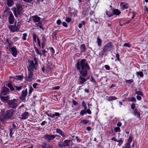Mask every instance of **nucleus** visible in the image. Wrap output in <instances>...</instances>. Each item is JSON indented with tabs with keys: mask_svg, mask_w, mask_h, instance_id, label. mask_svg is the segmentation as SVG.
<instances>
[{
	"mask_svg": "<svg viewBox=\"0 0 148 148\" xmlns=\"http://www.w3.org/2000/svg\"><path fill=\"white\" fill-rule=\"evenodd\" d=\"M77 68L80 71V74L83 77H85L87 75V69H89L90 67L87 63L86 62V60L83 59L77 62Z\"/></svg>",
	"mask_w": 148,
	"mask_h": 148,
	"instance_id": "1",
	"label": "nucleus"
},
{
	"mask_svg": "<svg viewBox=\"0 0 148 148\" xmlns=\"http://www.w3.org/2000/svg\"><path fill=\"white\" fill-rule=\"evenodd\" d=\"M23 8L21 5L18 4L16 5V8L13 9L14 14L15 16L17 17L18 15H21V12L23 10Z\"/></svg>",
	"mask_w": 148,
	"mask_h": 148,
	"instance_id": "2",
	"label": "nucleus"
},
{
	"mask_svg": "<svg viewBox=\"0 0 148 148\" xmlns=\"http://www.w3.org/2000/svg\"><path fill=\"white\" fill-rule=\"evenodd\" d=\"M14 113V110H7L6 114L3 118H0L1 121H3L6 119L11 118L12 116Z\"/></svg>",
	"mask_w": 148,
	"mask_h": 148,
	"instance_id": "3",
	"label": "nucleus"
},
{
	"mask_svg": "<svg viewBox=\"0 0 148 148\" xmlns=\"http://www.w3.org/2000/svg\"><path fill=\"white\" fill-rule=\"evenodd\" d=\"M7 103L9 107L11 108H15L18 106L17 100L16 99L9 100L8 101Z\"/></svg>",
	"mask_w": 148,
	"mask_h": 148,
	"instance_id": "4",
	"label": "nucleus"
},
{
	"mask_svg": "<svg viewBox=\"0 0 148 148\" xmlns=\"http://www.w3.org/2000/svg\"><path fill=\"white\" fill-rule=\"evenodd\" d=\"M113 48V46L111 42H110L107 43L105 45L103 50V51L104 52L109 51L112 49Z\"/></svg>",
	"mask_w": 148,
	"mask_h": 148,
	"instance_id": "5",
	"label": "nucleus"
},
{
	"mask_svg": "<svg viewBox=\"0 0 148 148\" xmlns=\"http://www.w3.org/2000/svg\"><path fill=\"white\" fill-rule=\"evenodd\" d=\"M29 66L28 67V71H33L34 69H36V67L37 66L35 64L34 61L33 60H29Z\"/></svg>",
	"mask_w": 148,
	"mask_h": 148,
	"instance_id": "6",
	"label": "nucleus"
},
{
	"mask_svg": "<svg viewBox=\"0 0 148 148\" xmlns=\"http://www.w3.org/2000/svg\"><path fill=\"white\" fill-rule=\"evenodd\" d=\"M27 88H26L25 90H23L21 92V96L19 97V98L24 101H25V98L27 95Z\"/></svg>",
	"mask_w": 148,
	"mask_h": 148,
	"instance_id": "7",
	"label": "nucleus"
},
{
	"mask_svg": "<svg viewBox=\"0 0 148 148\" xmlns=\"http://www.w3.org/2000/svg\"><path fill=\"white\" fill-rule=\"evenodd\" d=\"M9 49H10V51L12 53V54L14 57H16L17 55V50L16 47H9Z\"/></svg>",
	"mask_w": 148,
	"mask_h": 148,
	"instance_id": "8",
	"label": "nucleus"
},
{
	"mask_svg": "<svg viewBox=\"0 0 148 148\" xmlns=\"http://www.w3.org/2000/svg\"><path fill=\"white\" fill-rule=\"evenodd\" d=\"M33 75V71H28V77H26V80L27 81L30 82L32 81Z\"/></svg>",
	"mask_w": 148,
	"mask_h": 148,
	"instance_id": "9",
	"label": "nucleus"
},
{
	"mask_svg": "<svg viewBox=\"0 0 148 148\" xmlns=\"http://www.w3.org/2000/svg\"><path fill=\"white\" fill-rule=\"evenodd\" d=\"M44 138L48 141H50L54 139L55 138V136H53V135H49L46 134L44 136Z\"/></svg>",
	"mask_w": 148,
	"mask_h": 148,
	"instance_id": "10",
	"label": "nucleus"
},
{
	"mask_svg": "<svg viewBox=\"0 0 148 148\" xmlns=\"http://www.w3.org/2000/svg\"><path fill=\"white\" fill-rule=\"evenodd\" d=\"M14 16L12 13L11 12H10L9 13V17L8 18L9 23L10 24H12L14 22Z\"/></svg>",
	"mask_w": 148,
	"mask_h": 148,
	"instance_id": "11",
	"label": "nucleus"
},
{
	"mask_svg": "<svg viewBox=\"0 0 148 148\" xmlns=\"http://www.w3.org/2000/svg\"><path fill=\"white\" fill-rule=\"evenodd\" d=\"M9 90L8 88L4 87L1 91V94L2 95H6L9 93Z\"/></svg>",
	"mask_w": 148,
	"mask_h": 148,
	"instance_id": "12",
	"label": "nucleus"
},
{
	"mask_svg": "<svg viewBox=\"0 0 148 148\" xmlns=\"http://www.w3.org/2000/svg\"><path fill=\"white\" fill-rule=\"evenodd\" d=\"M32 17L34 22L35 23L40 21V18L37 15H36L32 16Z\"/></svg>",
	"mask_w": 148,
	"mask_h": 148,
	"instance_id": "13",
	"label": "nucleus"
},
{
	"mask_svg": "<svg viewBox=\"0 0 148 148\" xmlns=\"http://www.w3.org/2000/svg\"><path fill=\"white\" fill-rule=\"evenodd\" d=\"M29 115V114L28 112H24L22 115L21 118L22 119H27Z\"/></svg>",
	"mask_w": 148,
	"mask_h": 148,
	"instance_id": "14",
	"label": "nucleus"
},
{
	"mask_svg": "<svg viewBox=\"0 0 148 148\" xmlns=\"http://www.w3.org/2000/svg\"><path fill=\"white\" fill-rule=\"evenodd\" d=\"M1 101L4 102H6L9 99V96H1L0 97Z\"/></svg>",
	"mask_w": 148,
	"mask_h": 148,
	"instance_id": "15",
	"label": "nucleus"
},
{
	"mask_svg": "<svg viewBox=\"0 0 148 148\" xmlns=\"http://www.w3.org/2000/svg\"><path fill=\"white\" fill-rule=\"evenodd\" d=\"M71 141V140H67L64 141L63 144L62 145L63 147L67 146H68L70 145L69 143Z\"/></svg>",
	"mask_w": 148,
	"mask_h": 148,
	"instance_id": "16",
	"label": "nucleus"
},
{
	"mask_svg": "<svg viewBox=\"0 0 148 148\" xmlns=\"http://www.w3.org/2000/svg\"><path fill=\"white\" fill-rule=\"evenodd\" d=\"M56 132L60 134L61 135L62 137H65V134L60 129L57 128L56 129Z\"/></svg>",
	"mask_w": 148,
	"mask_h": 148,
	"instance_id": "17",
	"label": "nucleus"
},
{
	"mask_svg": "<svg viewBox=\"0 0 148 148\" xmlns=\"http://www.w3.org/2000/svg\"><path fill=\"white\" fill-rule=\"evenodd\" d=\"M79 79H80L79 82L81 84H82L85 82L86 81V79L83 78L81 75H80L79 77Z\"/></svg>",
	"mask_w": 148,
	"mask_h": 148,
	"instance_id": "18",
	"label": "nucleus"
},
{
	"mask_svg": "<svg viewBox=\"0 0 148 148\" xmlns=\"http://www.w3.org/2000/svg\"><path fill=\"white\" fill-rule=\"evenodd\" d=\"M133 113L138 118H140V112H138L136 109L134 110Z\"/></svg>",
	"mask_w": 148,
	"mask_h": 148,
	"instance_id": "19",
	"label": "nucleus"
},
{
	"mask_svg": "<svg viewBox=\"0 0 148 148\" xmlns=\"http://www.w3.org/2000/svg\"><path fill=\"white\" fill-rule=\"evenodd\" d=\"M35 24L40 29H41L42 30H44V29L42 25V23L40 21L37 23H36Z\"/></svg>",
	"mask_w": 148,
	"mask_h": 148,
	"instance_id": "20",
	"label": "nucleus"
},
{
	"mask_svg": "<svg viewBox=\"0 0 148 148\" xmlns=\"http://www.w3.org/2000/svg\"><path fill=\"white\" fill-rule=\"evenodd\" d=\"M7 4L9 7H11L13 5L14 3L13 0H7Z\"/></svg>",
	"mask_w": 148,
	"mask_h": 148,
	"instance_id": "21",
	"label": "nucleus"
},
{
	"mask_svg": "<svg viewBox=\"0 0 148 148\" xmlns=\"http://www.w3.org/2000/svg\"><path fill=\"white\" fill-rule=\"evenodd\" d=\"M113 15L115 14L116 15H119L120 14L121 12L120 11H119L117 9H115L113 11Z\"/></svg>",
	"mask_w": 148,
	"mask_h": 148,
	"instance_id": "22",
	"label": "nucleus"
},
{
	"mask_svg": "<svg viewBox=\"0 0 148 148\" xmlns=\"http://www.w3.org/2000/svg\"><path fill=\"white\" fill-rule=\"evenodd\" d=\"M117 99V98L114 96H112L109 97L108 98V101H112L113 100H115Z\"/></svg>",
	"mask_w": 148,
	"mask_h": 148,
	"instance_id": "23",
	"label": "nucleus"
},
{
	"mask_svg": "<svg viewBox=\"0 0 148 148\" xmlns=\"http://www.w3.org/2000/svg\"><path fill=\"white\" fill-rule=\"evenodd\" d=\"M86 49V47L84 44H83L81 45L80 49L81 52H84Z\"/></svg>",
	"mask_w": 148,
	"mask_h": 148,
	"instance_id": "24",
	"label": "nucleus"
},
{
	"mask_svg": "<svg viewBox=\"0 0 148 148\" xmlns=\"http://www.w3.org/2000/svg\"><path fill=\"white\" fill-rule=\"evenodd\" d=\"M127 100L129 101H131L132 102H135L136 99L134 97H129L127 98Z\"/></svg>",
	"mask_w": 148,
	"mask_h": 148,
	"instance_id": "25",
	"label": "nucleus"
},
{
	"mask_svg": "<svg viewBox=\"0 0 148 148\" xmlns=\"http://www.w3.org/2000/svg\"><path fill=\"white\" fill-rule=\"evenodd\" d=\"M8 86L10 88V90L11 91L14 90V88L12 85V83L11 82H10L8 84Z\"/></svg>",
	"mask_w": 148,
	"mask_h": 148,
	"instance_id": "26",
	"label": "nucleus"
},
{
	"mask_svg": "<svg viewBox=\"0 0 148 148\" xmlns=\"http://www.w3.org/2000/svg\"><path fill=\"white\" fill-rule=\"evenodd\" d=\"M132 136L131 135H130L128 139L127 143V144H130V143H131L132 141Z\"/></svg>",
	"mask_w": 148,
	"mask_h": 148,
	"instance_id": "27",
	"label": "nucleus"
},
{
	"mask_svg": "<svg viewBox=\"0 0 148 148\" xmlns=\"http://www.w3.org/2000/svg\"><path fill=\"white\" fill-rule=\"evenodd\" d=\"M18 30V28L14 26L13 25L12 29H11V31L12 32H14L17 31Z\"/></svg>",
	"mask_w": 148,
	"mask_h": 148,
	"instance_id": "28",
	"label": "nucleus"
},
{
	"mask_svg": "<svg viewBox=\"0 0 148 148\" xmlns=\"http://www.w3.org/2000/svg\"><path fill=\"white\" fill-rule=\"evenodd\" d=\"M14 78H15V79H16L17 80H22L23 78V76H18L17 75L16 76V77H14Z\"/></svg>",
	"mask_w": 148,
	"mask_h": 148,
	"instance_id": "29",
	"label": "nucleus"
},
{
	"mask_svg": "<svg viewBox=\"0 0 148 148\" xmlns=\"http://www.w3.org/2000/svg\"><path fill=\"white\" fill-rule=\"evenodd\" d=\"M136 75L138 76H140L141 77H143V74L142 72H137L136 73Z\"/></svg>",
	"mask_w": 148,
	"mask_h": 148,
	"instance_id": "30",
	"label": "nucleus"
},
{
	"mask_svg": "<svg viewBox=\"0 0 148 148\" xmlns=\"http://www.w3.org/2000/svg\"><path fill=\"white\" fill-rule=\"evenodd\" d=\"M81 123L84 124H87L88 123V122L87 120H82L81 121Z\"/></svg>",
	"mask_w": 148,
	"mask_h": 148,
	"instance_id": "31",
	"label": "nucleus"
},
{
	"mask_svg": "<svg viewBox=\"0 0 148 148\" xmlns=\"http://www.w3.org/2000/svg\"><path fill=\"white\" fill-rule=\"evenodd\" d=\"M82 105L84 107L85 110H86L87 108L86 104L85 103V102L84 101H82Z\"/></svg>",
	"mask_w": 148,
	"mask_h": 148,
	"instance_id": "32",
	"label": "nucleus"
},
{
	"mask_svg": "<svg viewBox=\"0 0 148 148\" xmlns=\"http://www.w3.org/2000/svg\"><path fill=\"white\" fill-rule=\"evenodd\" d=\"M122 7L123 9H126L128 8V4H125L123 5Z\"/></svg>",
	"mask_w": 148,
	"mask_h": 148,
	"instance_id": "33",
	"label": "nucleus"
},
{
	"mask_svg": "<svg viewBox=\"0 0 148 148\" xmlns=\"http://www.w3.org/2000/svg\"><path fill=\"white\" fill-rule=\"evenodd\" d=\"M86 110H82L80 112V115L82 116H83L85 114H86Z\"/></svg>",
	"mask_w": 148,
	"mask_h": 148,
	"instance_id": "34",
	"label": "nucleus"
},
{
	"mask_svg": "<svg viewBox=\"0 0 148 148\" xmlns=\"http://www.w3.org/2000/svg\"><path fill=\"white\" fill-rule=\"evenodd\" d=\"M97 42L98 46H100L101 43V40L99 38H98L97 39Z\"/></svg>",
	"mask_w": 148,
	"mask_h": 148,
	"instance_id": "35",
	"label": "nucleus"
},
{
	"mask_svg": "<svg viewBox=\"0 0 148 148\" xmlns=\"http://www.w3.org/2000/svg\"><path fill=\"white\" fill-rule=\"evenodd\" d=\"M136 94L138 95H140L141 96H143V92L140 91H137L135 92Z\"/></svg>",
	"mask_w": 148,
	"mask_h": 148,
	"instance_id": "36",
	"label": "nucleus"
},
{
	"mask_svg": "<svg viewBox=\"0 0 148 148\" xmlns=\"http://www.w3.org/2000/svg\"><path fill=\"white\" fill-rule=\"evenodd\" d=\"M27 36V34L26 33H24L23 34V40H26V37Z\"/></svg>",
	"mask_w": 148,
	"mask_h": 148,
	"instance_id": "37",
	"label": "nucleus"
},
{
	"mask_svg": "<svg viewBox=\"0 0 148 148\" xmlns=\"http://www.w3.org/2000/svg\"><path fill=\"white\" fill-rule=\"evenodd\" d=\"M33 89L32 88V87H31L29 89V95L30 96L31 94V93H32V92L33 90Z\"/></svg>",
	"mask_w": 148,
	"mask_h": 148,
	"instance_id": "38",
	"label": "nucleus"
},
{
	"mask_svg": "<svg viewBox=\"0 0 148 148\" xmlns=\"http://www.w3.org/2000/svg\"><path fill=\"white\" fill-rule=\"evenodd\" d=\"M123 46L125 47H131V45L129 43H125L124 44Z\"/></svg>",
	"mask_w": 148,
	"mask_h": 148,
	"instance_id": "39",
	"label": "nucleus"
},
{
	"mask_svg": "<svg viewBox=\"0 0 148 148\" xmlns=\"http://www.w3.org/2000/svg\"><path fill=\"white\" fill-rule=\"evenodd\" d=\"M15 87L16 88V90H17L18 91H20L22 88V86H15Z\"/></svg>",
	"mask_w": 148,
	"mask_h": 148,
	"instance_id": "40",
	"label": "nucleus"
},
{
	"mask_svg": "<svg viewBox=\"0 0 148 148\" xmlns=\"http://www.w3.org/2000/svg\"><path fill=\"white\" fill-rule=\"evenodd\" d=\"M114 131L115 132H117L118 131L120 132V128L119 127H115L114 128Z\"/></svg>",
	"mask_w": 148,
	"mask_h": 148,
	"instance_id": "41",
	"label": "nucleus"
},
{
	"mask_svg": "<svg viewBox=\"0 0 148 148\" xmlns=\"http://www.w3.org/2000/svg\"><path fill=\"white\" fill-rule=\"evenodd\" d=\"M46 114L48 116L52 118H54V115H53V114H51V113L49 114L47 112H46Z\"/></svg>",
	"mask_w": 148,
	"mask_h": 148,
	"instance_id": "42",
	"label": "nucleus"
},
{
	"mask_svg": "<svg viewBox=\"0 0 148 148\" xmlns=\"http://www.w3.org/2000/svg\"><path fill=\"white\" fill-rule=\"evenodd\" d=\"M106 14L107 15H108V16L109 17H111L113 15V14H109L108 13V11H106Z\"/></svg>",
	"mask_w": 148,
	"mask_h": 148,
	"instance_id": "43",
	"label": "nucleus"
},
{
	"mask_svg": "<svg viewBox=\"0 0 148 148\" xmlns=\"http://www.w3.org/2000/svg\"><path fill=\"white\" fill-rule=\"evenodd\" d=\"M42 54L44 56H46L45 53H47V51L45 49L42 50Z\"/></svg>",
	"mask_w": 148,
	"mask_h": 148,
	"instance_id": "44",
	"label": "nucleus"
},
{
	"mask_svg": "<svg viewBox=\"0 0 148 148\" xmlns=\"http://www.w3.org/2000/svg\"><path fill=\"white\" fill-rule=\"evenodd\" d=\"M86 113H88L89 114H90L91 113V111L89 109H87V110L86 109Z\"/></svg>",
	"mask_w": 148,
	"mask_h": 148,
	"instance_id": "45",
	"label": "nucleus"
},
{
	"mask_svg": "<svg viewBox=\"0 0 148 148\" xmlns=\"http://www.w3.org/2000/svg\"><path fill=\"white\" fill-rule=\"evenodd\" d=\"M125 82L127 83H129L130 84H131V83L132 82H133V80H132V79H130V80H127L125 81Z\"/></svg>",
	"mask_w": 148,
	"mask_h": 148,
	"instance_id": "46",
	"label": "nucleus"
},
{
	"mask_svg": "<svg viewBox=\"0 0 148 148\" xmlns=\"http://www.w3.org/2000/svg\"><path fill=\"white\" fill-rule=\"evenodd\" d=\"M13 129L10 128V136L11 137L13 134Z\"/></svg>",
	"mask_w": 148,
	"mask_h": 148,
	"instance_id": "47",
	"label": "nucleus"
},
{
	"mask_svg": "<svg viewBox=\"0 0 148 148\" xmlns=\"http://www.w3.org/2000/svg\"><path fill=\"white\" fill-rule=\"evenodd\" d=\"M39 85L37 83H35L33 85V88H37V86H38Z\"/></svg>",
	"mask_w": 148,
	"mask_h": 148,
	"instance_id": "48",
	"label": "nucleus"
},
{
	"mask_svg": "<svg viewBox=\"0 0 148 148\" xmlns=\"http://www.w3.org/2000/svg\"><path fill=\"white\" fill-rule=\"evenodd\" d=\"M50 51L51 52V53L52 54L54 53H55L53 47H50Z\"/></svg>",
	"mask_w": 148,
	"mask_h": 148,
	"instance_id": "49",
	"label": "nucleus"
},
{
	"mask_svg": "<svg viewBox=\"0 0 148 148\" xmlns=\"http://www.w3.org/2000/svg\"><path fill=\"white\" fill-rule=\"evenodd\" d=\"M35 50L36 51V53L39 55H40L41 56L42 55V54L39 52V51L37 49V48L35 49Z\"/></svg>",
	"mask_w": 148,
	"mask_h": 148,
	"instance_id": "50",
	"label": "nucleus"
},
{
	"mask_svg": "<svg viewBox=\"0 0 148 148\" xmlns=\"http://www.w3.org/2000/svg\"><path fill=\"white\" fill-rule=\"evenodd\" d=\"M42 147L43 148H46L47 144L45 143H43L42 145Z\"/></svg>",
	"mask_w": 148,
	"mask_h": 148,
	"instance_id": "51",
	"label": "nucleus"
},
{
	"mask_svg": "<svg viewBox=\"0 0 148 148\" xmlns=\"http://www.w3.org/2000/svg\"><path fill=\"white\" fill-rule=\"evenodd\" d=\"M34 61L35 62V63L34 64H36V65H37V66L38 65V63L37 61V60H36V58H34Z\"/></svg>",
	"mask_w": 148,
	"mask_h": 148,
	"instance_id": "52",
	"label": "nucleus"
},
{
	"mask_svg": "<svg viewBox=\"0 0 148 148\" xmlns=\"http://www.w3.org/2000/svg\"><path fill=\"white\" fill-rule=\"evenodd\" d=\"M60 114L58 112H55V114H53V115H54V118L55 116H58Z\"/></svg>",
	"mask_w": 148,
	"mask_h": 148,
	"instance_id": "53",
	"label": "nucleus"
},
{
	"mask_svg": "<svg viewBox=\"0 0 148 148\" xmlns=\"http://www.w3.org/2000/svg\"><path fill=\"white\" fill-rule=\"evenodd\" d=\"M33 39L36 42V35L35 34H34L33 35Z\"/></svg>",
	"mask_w": 148,
	"mask_h": 148,
	"instance_id": "54",
	"label": "nucleus"
},
{
	"mask_svg": "<svg viewBox=\"0 0 148 148\" xmlns=\"http://www.w3.org/2000/svg\"><path fill=\"white\" fill-rule=\"evenodd\" d=\"M131 108L132 109L134 110L135 108V104L134 103H132L131 105Z\"/></svg>",
	"mask_w": 148,
	"mask_h": 148,
	"instance_id": "55",
	"label": "nucleus"
},
{
	"mask_svg": "<svg viewBox=\"0 0 148 148\" xmlns=\"http://www.w3.org/2000/svg\"><path fill=\"white\" fill-rule=\"evenodd\" d=\"M105 69L108 70H109L110 69V67L108 65H105Z\"/></svg>",
	"mask_w": 148,
	"mask_h": 148,
	"instance_id": "56",
	"label": "nucleus"
},
{
	"mask_svg": "<svg viewBox=\"0 0 148 148\" xmlns=\"http://www.w3.org/2000/svg\"><path fill=\"white\" fill-rule=\"evenodd\" d=\"M16 127V125L14 123H13L12 124V127L11 129L14 130L15 129Z\"/></svg>",
	"mask_w": 148,
	"mask_h": 148,
	"instance_id": "57",
	"label": "nucleus"
},
{
	"mask_svg": "<svg viewBox=\"0 0 148 148\" xmlns=\"http://www.w3.org/2000/svg\"><path fill=\"white\" fill-rule=\"evenodd\" d=\"M72 103L74 105H76L78 104L77 102L73 99L72 101Z\"/></svg>",
	"mask_w": 148,
	"mask_h": 148,
	"instance_id": "58",
	"label": "nucleus"
},
{
	"mask_svg": "<svg viewBox=\"0 0 148 148\" xmlns=\"http://www.w3.org/2000/svg\"><path fill=\"white\" fill-rule=\"evenodd\" d=\"M60 87L59 86H55L53 88V90H58L59 89Z\"/></svg>",
	"mask_w": 148,
	"mask_h": 148,
	"instance_id": "59",
	"label": "nucleus"
},
{
	"mask_svg": "<svg viewBox=\"0 0 148 148\" xmlns=\"http://www.w3.org/2000/svg\"><path fill=\"white\" fill-rule=\"evenodd\" d=\"M71 19L70 18H66V21L68 23H69L71 21Z\"/></svg>",
	"mask_w": 148,
	"mask_h": 148,
	"instance_id": "60",
	"label": "nucleus"
},
{
	"mask_svg": "<svg viewBox=\"0 0 148 148\" xmlns=\"http://www.w3.org/2000/svg\"><path fill=\"white\" fill-rule=\"evenodd\" d=\"M76 138L77 140V141L78 142H81L82 140L80 139H79L78 137L77 136H76Z\"/></svg>",
	"mask_w": 148,
	"mask_h": 148,
	"instance_id": "61",
	"label": "nucleus"
},
{
	"mask_svg": "<svg viewBox=\"0 0 148 148\" xmlns=\"http://www.w3.org/2000/svg\"><path fill=\"white\" fill-rule=\"evenodd\" d=\"M57 23L58 25H60L61 23V21L60 20H58L57 21Z\"/></svg>",
	"mask_w": 148,
	"mask_h": 148,
	"instance_id": "62",
	"label": "nucleus"
},
{
	"mask_svg": "<svg viewBox=\"0 0 148 148\" xmlns=\"http://www.w3.org/2000/svg\"><path fill=\"white\" fill-rule=\"evenodd\" d=\"M62 25L66 27H67V25L65 22H63L62 23Z\"/></svg>",
	"mask_w": 148,
	"mask_h": 148,
	"instance_id": "63",
	"label": "nucleus"
},
{
	"mask_svg": "<svg viewBox=\"0 0 148 148\" xmlns=\"http://www.w3.org/2000/svg\"><path fill=\"white\" fill-rule=\"evenodd\" d=\"M125 148H130V144H127L126 146L125 147Z\"/></svg>",
	"mask_w": 148,
	"mask_h": 148,
	"instance_id": "64",
	"label": "nucleus"
}]
</instances>
